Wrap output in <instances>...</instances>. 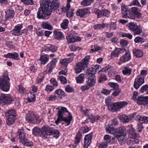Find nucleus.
Listing matches in <instances>:
<instances>
[{
	"instance_id": "nucleus-63",
	"label": "nucleus",
	"mask_w": 148,
	"mask_h": 148,
	"mask_svg": "<svg viewBox=\"0 0 148 148\" xmlns=\"http://www.w3.org/2000/svg\"><path fill=\"white\" fill-rule=\"evenodd\" d=\"M138 132H141L142 130L144 128V127L143 124L141 123H139L137 125Z\"/></svg>"
},
{
	"instance_id": "nucleus-34",
	"label": "nucleus",
	"mask_w": 148,
	"mask_h": 148,
	"mask_svg": "<svg viewBox=\"0 0 148 148\" xmlns=\"http://www.w3.org/2000/svg\"><path fill=\"white\" fill-rule=\"evenodd\" d=\"M82 137L81 133L80 131H78L75 140L74 144L75 145H77L80 142Z\"/></svg>"
},
{
	"instance_id": "nucleus-37",
	"label": "nucleus",
	"mask_w": 148,
	"mask_h": 148,
	"mask_svg": "<svg viewBox=\"0 0 148 148\" xmlns=\"http://www.w3.org/2000/svg\"><path fill=\"white\" fill-rule=\"evenodd\" d=\"M94 0H83L80 4L83 7L88 6L90 5Z\"/></svg>"
},
{
	"instance_id": "nucleus-16",
	"label": "nucleus",
	"mask_w": 148,
	"mask_h": 148,
	"mask_svg": "<svg viewBox=\"0 0 148 148\" xmlns=\"http://www.w3.org/2000/svg\"><path fill=\"white\" fill-rule=\"evenodd\" d=\"M88 80L86 81V84L90 87L94 86L96 83L95 76L94 74L89 73H86Z\"/></svg>"
},
{
	"instance_id": "nucleus-18",
	"label": "nucleus",
	"mask_w": 148,
	"mask_h": 148,
	"mask_svg": "<svg viewBox=\"0 0 148 148\" xmlns=\"http://www.w3.org/2000/svg\"><path fill=\"white\" fill-rule=\"evenodd\" d=\"M135 113H133L130 116H127L125 114L120 115L118 116L119 119L123 123H126L131 121L136 115Z\"/></svg>"
},
{
	"instance_id": "nucleus-31",
	"label": "nucleus",
	"mask_w": 148,
	"mask_h": 148,
	"mask_svg": "<svg viewBox=\"0 0 148 148\" xmlns=\"http://www.w3.org/2000/svg\"><path fill=\"white\" fill-rule=\"evenodd\" d=\"M134 55L137 58L141 57L143 55V51L139 49H135L133 51Z\"/></svg>"
},
{
	"instance_id": "nucleus-50",
	"label": "nucleus",
	"mask_w": 148,
	"mask_h": 148,
	"mask_svg": "<svg viewBox=\"0 0 148 148\" xmlns=\"http://www.w3.org/2000/svg\"><path fill=\"white\" fill-rule=\"evenodd\" d=\"M69 21L67 19L63 20V22L61 23V27L64 29H67L68 27V24Z\"/></svg>"
},
{
	"instance_id": "nucleus-6",
	"label": "nucleus",
	"mask_w": 148,
	"mask_h": 148,
	"mask_svg": "<svg viewBox=\"0 0 148 148\" xmlns=\"http://www.w3.org/2000/svg\"><path fill=\"white\" fill-rule=\"evenodd\" d=\"M127 104L128 103L126 101H123L114 103L110 102L107 106L109 110L116 112L120 110Z\"/></svg>"
},
{
	"instance_id": "nucleus-28",
	"label": "nucleus",
	"mask_w": 148,
	"mask_h": 148,
	"mask_svg": "<svg viewBox=\"0 0 148 148\" xmlns=\"http://www.w3.org/2000/svg\"><path fill=\"white\" fill-rule=\"evenodd\" d=\"M41 27L43 29L51 30L53 27L50 23L48 22L45 21L42 22L41 25Z\"/></svg>"
},
{
	"instance_id": "nucleus-36",
	"label": "nucleus",
	"mask_w": 148,
	"mask_h": 148,
	"mask_svg": "<svg viewBox=\"0 0 148 148\" xmlns=\"http://www.w3.org/2000/svg\"><path fill=\"white\" fill-rule=\"evenodd\" d=\"M84 75L82 73L80 74L78 77H75L76 82L77 83L82 84L84 81Z\"/></svg>"
},
{
	"instance_id": "nucleus-58",
	"label": "nucleus",
	"mask_w": 148,
	"mask_h": 148,
	"mask_svg": "<svg viewBox=\"0 0 148 148\" xmlns=\"http://www.w3.org/2000/svg\"><path fill=\"white\" fill-rule=\"evenodd\" d=\"M130 5L131 6L136 5L141 8L143 7V6L140 5L138 0H133L132 2L130 3Z\"/></svg>"
},
{
	"instance_id": "nucleus-12",
	"label": "nucleus",
	"mask_w": 148,
	"mask_h": 148,
	"mask_svg": "<svg viewBox=\"0 0 148 148\" xmlns=\"http://www.w3.org/2000/svg\"><path fill=\"white\" fill-rule=\"evenodd\" d=\"M123 52H125L124 54L119 59V61L118 64L119 65L122 64L129 61L131 58L130 52L129 50H126L125 49V50H122Z\"/></svg>"
},
{
	"instance_id": "nucleus-1",
	"label": "nucleus",
	"mask_w": 148,
	"mask_h": 148,
	"mask_svg": "<svg viewBox=\"0 0 148 148\" xmlns=\"http://www.w3.org/2000/svg\"><path fill=\"white\" fill-rule=\"evenodd\" d=\"M42 6L40 7L37 14V17L39 19H47L49 18L53 10H55L59 6V0H44L42 2Z\"/></svg>"
},
{
	"instance_id": "nucleus-10",
	"label": "nucleus",
	"mask_w": 148,
	"mask_h": 148,
	"mask_svg": "<svg viewBox=\"0 0 148 148\" xmlns=\"http://www.w3.org/2000/svg\"><path fill=\"white\" fill-rule=\"evenodd\" d=\"M52 132V128L48 125H44L41 129L40 137L43 139H45L47 138L48 136H51Z\"/></svg>"
},
{
	"instance_id": "nucleus-3",
	"label": "nucleus",
	"mask_w": 148,
	"mask_h": 148,
	"mask_svg": "<svg viewBox=\"0 0 148 148\" xmlns=\"http://www.w3.org/2000/svg\"><path fill=\"white\" fill-rule=\"evenodd\" d=\"M57 116L58 118L55 121L57 125L60 121H64L66 125L68 126L70 124L73 118L71 114L67 110L66 108L62 107L58 111Z\"/></svg>"
},
{
	"instance_id": "nucleus-2",
	"label": "nucleus",
	"mask_w": 148,
	"mask_h": 148,
	"mask_svg": "<svg viewBox=\"0 0 148 148\" xmlns=\"http://www.w3.org/2000/svg\"><path fill=\"white\" fill-rule=\"evenodd\" d=\"M121 11L122 17L124 18L134 19L136 18H140L142 16L141 13L137 7L129 8L123 5L121 7Z\"/></svg>"
},
{
	"instance_id": "nucleus-60",
	"label": "nucleus",
	"mask_w": 148,
	"mask_h": 148,
	"mask_svg": "<svg viewBox=\"0 0 148 148\" xmlns=\"http://www.w3.org/2000/svg\"><path fill=\"white\" fill-rule=\"evenodd\" d=\"M25 5H33L34 2L32 0H21Z\"/></svg>"
},
{
	"instance_id": "nucleus-53",
	"label": "nucleus",
	"mask_w": 148,
	"mask_h": 148,
	"mask_svg": "<svg viewBox=\"0 0 148 148\" xmlns=\"http://www.w3.org/2000/svg\"><path fill=\"white\" fill-rule=\"evenodd\" d=\"M137 118L140 121H142L143 123H148V117L146 116H144L143 117L139 115L137 116Z\"/></svg>"
},
{
	"instance_id": "nucleus-19",
	"label": "nucleus",
	"mask_w": 148,
	"mask_h": 148,
	"mask_svg": "<svg viewBox=\"0 0 148 148\" xmlns=\"http://www.w3.org/2000/svg\"><path fill=\"white\" fill-rule=\"evenodd\" d=\"M144 83V77H141V76H138L135 79L134 87L136 89H137Z\"/></svg>"
},
{
	"instance_id": "nucleus-59",
	"label": "nucleus",
	"mask_w": 148,
	"mask_h": 148,
	"mask_svg": "<svg viewBox=\"0 0 148 148\" xmlns=\"http://www.w3.org/2000/svg\"><path fill=\"white\" fill-rule=\"evenodd\" d=\"M65 90L67 92H74V90L69 85H68L66 86Z\"/></svg>"
},
{
	"instance_id": "nucleus-64",
	"label": "nucleus",
	"mask_w": 148,
	"mask_h": 148,
	"mask_svg": "<svg viewBox=\"0 0 148 148\" xmlns=\"http://www.w3.org/2000/svg\"><path fill=\"white\" fill-rule=\"evenodd\" d=\"M111 92V90H109L106 89H103L101 91V93L106 95H109Z\"/></svg>"
},
{
	"instance_id": "nucleus-33",
	"label": "nucleus",
	"mask_w": 148,
	"mask_h": 148,
	"mask_svg": "<svg viewBox=\"0 0 148 148\" xmlns=\"http://www.w3.org/2000/svg\"><path fill=\"white\" fill-rule=\"evenodd\" d=\"M6 17L8 18H10L13 17L15 12L14 10L12 8H10L6 12Z\"/></svg>"
},
{
	"instance_id": "nucleus-13",
	"label": "nucleus",
	"mask_w": 148,
	"mask_h": 148,
	"mask_svg": "<svg viewBox=\"0 0 148 148\" xmlns=\"http://www.w3.org/2000/svg\"><path fill=\"white\" fill-rule=\"evenodd\" d=\"M94 13L97 15V18H100L102 17H108L110 14V12L107 9L99 10L95 8L94 11Z\"/></svg>"
},
{
	"instance_id": "nucleus-52",
	"label": "nucleus",
	"mask_w": 148,
	"mask_h": 148,
	"mask_svg": "<svg viewBox=\"0 0 148 148\" xmlns=\"http://www.w3.org/2000/svg\"><path fill=\"white\" fill-rule=\"evenodd\" d=\"M100 116L98 115H95L94 116L91 115V116H89V118L91 120V122L92 123L98 120Z\"/></svg>"
},
{
	"instance_id": "nucleus-20",
	"label": "nucleus",
	"mask_w": 148,
	"mask_h": 148,
	"mask_svg": "<svg viewBox=\"0 0 148 148\" xmlns=\"http://www.w3.org/2000/svg\"><path fill=\"white\" fill-rule=\"evenodd\" d=\"M66 38L68 43H74L76 42L80 41L81 40V38L78 36H75L74 35H67Z\"/></svg>"
},
{
	"instance_id": "nucleus-44",
	"label": "nucleus",
	"mask_w": 148,
	"mask_h": 148,
	"mask_svg": "<svg viewBox=\"0 0 148 148\" xmlns=\"http://www.w3.org/2000/svg\"><path fill=\"white\" fill-rule=\"evenodd\" d=\"M32 133L35 136H38L40 137L41 129L37 127H35L33 129Z\"/></svg>"
},
{
	"instance_id": "nucleus-5",
	"label": "nucleus",
	"mask_w": 148,
	"mask_h": 148,
	"mask_svg": "<svg viewBox=\"0 0 148 148\" xmlns=\"http://www.w3.org/2000/svg\"><path fill=\"white\" fill-rule=\"evenodd\" d=\"M90 56H87L80 62L76 63L74 68V72L75 73L78 74L84 70L85 68L88 67L89 64Z\"/></svg>"
},
{
	"instance_id": "nucleus-27",
	"label": "nucleus",
	"mask_w": 148,
	"mask_h": 148,
	"mask_svg": "<svg viewBox=\"0 0 148 148\" xmlns=\"http://www.w3.org/2000/svg\"><path fill=\"white\" fill-rule=\"evenodd\" d=\"M73 60V57L64 58L61 60L60 62L63 66L66 67L68 66V64L71 62Z\"/></svg>"
},
{
	"instance_id": "nucleus-14",
	"label": "nucleus",
	"mask_w": 148,
	"mask_h": 148,
	"mask_svg": "<svg viewBox=\"0 0 148 148\" xmlns=\"http://www.w3.org/2000/svg\"><path fill=\"white\" fill-rule=\"evenodd\" d=\"M13 101L12 97L9 95L3 94L0 96V105L9 104Z\"/></svg>"
},
{
	"instance_id": "nucleus-57",
	"label": "nucleus",
	"mask_w": 148,
	"mask_h": 148,
	"mask_svg": "<svg viewBox=\"0 0 148 148\" xmlns=\"http://www.w3.org/2000/svg\"><path fill=\"white\" fill-rule=\"evenodd\" d=\"M65 92L61 89H58L56 90L55 91V94L57 95L58 96H65Z\"/></svg>"
},
{
	"instance_id": "nucleus-24",
	"label": "nucleus",
	"mask_w": 148,
	"mask_h": 148,
	"mask_svg": "<svg viewBox=\"0 0 148 148\" xmlns=\"http://www.w3.org/2000/svg\"><path fill=\"white\" fill-rule=\"evenodd\" d=\"M122 50H125V48H119L116 47L115 49L111 53V58L113 59L115 57H118L119 54L121 53Z\"/></svg>"
},
{
	"instance_id": "nucleus-51",
	"label": "nucleus",
	"mask_w": 148,
	"mask_h": 148,
	"mask_svg": "<svg viewBox=\"0 0 148 148\" xmlns=\"http://www.w3.org/2000/svg\"><path fill=\"white\" fill-rule=\"evenodd\" d=\"M108 85L113 88V90H115L119 88V85L117 83L113 82H110L108 83Z\"/></svg>"
},
{
	"instance_id": "nucleus-25",
	"label": "nucleus",
	"mask_w": 148,
	"mask_h": 148,
	"mask_svg": "<svg viewBox=\"0 0 148 148\" xmlns=\"http://www.w3.org/2000/svg\"><path fill=\"white\" fill-rule=\"evenodd\" d=\"M3 56L6 58H9L14 60H18L19 59V54L16 52L8 53L4 55Z\"/></svg>"
},
{
	"instance_id": "nucleus-8",
	"label": "nucleus",
	"mask_w": 148,
	"mask_h": 148,
	"mask_svg": "<svg viewBox=\"0 0 148 148\" xmlns=\"http://www.w3.org/2000/svg\"><path fill=\"white\" fill-rule=\"evenodd\" d=\"M128 28L134 35H140L142 32V28L140 25L137 26L134 23H129Z\"/></svg>"
},
{
	"instance_id": "nucleus-54",
	"label": "nucleus",
	"mask_w": 148,
	"mask_h": 148,
	"mask_svg": "<svg viewBox=\"0 0 148 148\" xmlns=\"http://www.w3.org/2000/svg\"><path fill=\"white\" fill-rule=\"evenodd\" d=\"M58 79L59 80L62 84H64L67 83V81L65 77L63 75H59L58 76Z\"/></svg>"
},
{
	"instance_id": "nucleus-38",
	"label": "nucleus",
	"mask_w": 148,
	"mask_h": 148,
	"mask_svg": "<svg viewBox=\"0 0 148 148\" xmlns=\"http://www.w3.org/2000/svg\"><path fill=\"white\" fill-rule=\"evenodd\" d=\"M6 117L7 119L6 121L7 124L8 125H10L12 124L15 121V117L13 116Z\"/></svg>"
},
{
	"instance_id": "nucleus-30",
	"label": "nucleus",
	"mask_w": 148,
	"mask_h": 148,
	"mask_svg": "<svg viewBox=\"0 0 148 148\" xmlns=\"http://www.w3.org/2000/svg\"><path fill=\"white\" fill-rule=\"evenodd\" d=\"M54 38L55 39L58 40H61L64 38L63 33L61 32L54 31Z\"/></svg>"
},
{
	"instance_id": "nucleus-46",
	"label": "nucleus",
	"mask_w": 148,
	"mask_h": 148,
	"mask_svg": "<svg viewBox=\"0 0 148 148\" xmlns=\"http://www.w3.org/2000/svg\"><path fill=\"white\" fill-rule=\"evenodd\" d=\"M129 132L134 138L139 137V135H138L136 133L135 130L132 127H131L129 129Z\"/></svg>"
},
{
	"instance_id": "nucleus-4",
	"label": "nucleus",
	"mask_w": 148,
	"mask_h": 148,
	"mask_svg": "<svg viewBox=\"0 0 148 148\" xmlns=\"http://www.w3.org/2000/svg\"><path fill=\"white\" fill-rule=\"evenodd\" d=\"M10 79L7 71L4 72L2 78H0V89L5 92H8L10 90Z\"/></svg>"
},
{
	"instance_id": "nucleus-49",
	"label": "nucleus",
	"mask_w": 148,
	"mask_h": 148,
	"mask_svg": "<svg viewBox=\"0 0 148 148\" xmlns=\"http://www.w3.org/2000/svg\"><path fill=\"white\" fill-rule=\"evenodd\" d=\"M53 135V137L57 138L60 136V132L57 130H55L52 128V132L51 135Z\"/></svg>"
},
{
	"instance_id": "nucleus-39",
	"label": "nucleus",
	"mask_w": 148,
	"mask_h": 148,
	"mask_svg": "<svg viewBox=\"0 0 148 148\" xmlns=\"http://www.w3.org/2000/svg\"><path fill=\"white\" fill-rule=\"evenodd\" d=\"M40 60L41 64H45L48 61L49 58L45 56L41 55L40 57Z\"/></svg>"
},
{
	"instance_id": "nucleus-7",
	"label": "nucleus",
	"mask_w": 148,
	"mask_h": 148,
	"mask_svg": "<svg viewBox=\"0 0 148 148\" xmlns=\"http://www.w3.org/2000/svg\"><path fill=\"white\" fill-rule=\"evenodd\" d=\"M18 136L20 142L23 145L27 146L33 145V143L25 138V134L23 130L21 129L18 131Z\"/></svg>"
},
{
	"instance_id": "nucleus-21",
	"label": "nucleus",
	"mask_w": 148,
	"mask_h": 148,
	"mask_svg": "<svg viewBox=\"0 0 148 148\" xmlns=\"http://www.w3.org/2000/svg\"><path fill=\"white\" fill-rule=\"evenodd\" d=\"M136 101L139 105H146L148 104V96H138Z\"/></svg>"
},
{
	"instance_id": "nucleus-35",
	"label": "nucleus",
	"mask_w": 148,
	"mask_h": 148,
	"mask_svg": "<svg viewBox=\"0 0 148 148\" xmlns=\"http://www.w3.org/2000/svg\"><path fill=\"white\" fill-rule=\"evenodd\" d=\"M132 70L129 66H125L122 70L123 74L125 75H131Z\"/></svg>"
},
{
	"instance_id": "nucleus-41",
	"label": "nucleus",
	"mask_w": 148,
	"mask_h": 148,
	"mask_svg": "<svg viewBox=\"0 0 148 148\" xmlns=\"http://www.w3.org/2000/svg\"><path fill=\"white\" fill-rule=\"evenodd\" d=\"M108 24L106 23H103L102 24H97L93 26L95 29H101L105 27H107Z\"/></svg>"
},
{
	"instance_id": "nucleus-32",
	"label": "nucleus",
	"mask_w": 148,
	"mask_h": 148,
	"mask_svg": "<svg viewBox=\"0 0 148 148\" xmlns=\"http://www.w3.org/2000/svg\"><path fill=\"white\" fill-rule=\"evenodd\" d=\"M106 130L107 132L112 134H114L116 132L115 128L113 126V125L110 124H109L106 127Z\"/></svg>"
},
{
	"instance_id": "nucleus-48",
	"label": "nucleus",
	"mask_w": 148,
	"mask_h": 148,
	"mask_svg": "<svg viewBox=\"0 0 148 148\" xmlns=\"http://www.w3.org/2000/svg\"><path fill=\"white\" fill-rule=\"evenodd\" d=\"M140 92L141 93L145 92L148 94V84H146L140 88Z\"/></svg>"
},
{
	"instance_id": "nucleus-42",
	"label": "nucleus",
	"mask_w": 148,
	"mask_h": 148,
	"mask_svg": "<svg viewBox=\"0 0 148 148\" xmlns=\"http://www.w3.org/2000/svg\"><path fill=\"white\" fill-rule=\"evenodd\" d=\"M125 136V135L117 134L115 135V137L117 139L119 143L121 144L123 142Z\"/></svg>"
},
{
	"instance_id": "nucleus-62",
	"label": "nucleus",
	"mask_w": 148,
	"mask_h": 148,
	"mask_svg": "<svg viewBox=\"0 0 148 148\" xmlns=\"http://www.w3.org/2000/svg\"><path fill=\"white\" fill-rule=\"evenodd\" d=\"M104 139L105 142L107 143H109L111 140V137L109 135H106L104 137Z\"/></svg>"
},
{
	"instance_id": "nucleus-61",
	"label": "nucleus",
	"mask_w": 148,
	"mask_h": 148,
	"mask_svg": "<svg viewBox=\"0 0 148 148\" xmlns=\"http://www.w3.org/2000/svg\"><path fill=\"white\" fill-rule=\"evenodd\" d=\"M114 90V91L113 92L112 95L115 97H116L119 95V94L121 91V89L120 88H118Z\"/></svg>"
},
{
	"instance_id": "nucleus-45",
	"label": "nucleus",
	"mask_w": 148,
	"mask_h": 148,
	"mask_svg": "<svg viewBox=\"0 0 148 148\" xmlns=\"http://www.w3.org/2000/svg\"><path fill=\"white\" fill-rule=\"evenodd\" d=\"M108 25L107 27H110V30H115L116 28V23L111 22L110 23H107Z\"/></svg>"
},
{
	"instance_id": "nucleus-23",
	"label": "nucleus",
	"mask_w": 148,
	"mask_h": 148,
	"mask_svg": "<svg viewBox=\"0 0 148 148\" xmlns=\"http://www.w3.org/2000/svg\"><path fill=\"white\" fill-rule=\"evenodd\" d=\"M22 25V24H18L16 25L11 31L12 34L15 36L21 35V30L23 27Z\"/></svg>"
},
{
	"instance_id": "nucleus-55",
	"label": "nucleus",
	"mask_w": 148,
	"mask_h": 148,
	"mask_svg": "<svg viewBox=\"0 0 148 148\" xmlns=\"http://www.w3.org/2000/svg\"><path fill=\"white\" fill-rule=\"evenodd\" d=\"M15 111L14 109L9 110L6 114V116H11L15 117Z\"/></svg>"
},
{
	"instance_id": "nucleus-22",
	"label": "nucleus",
	"mask_w": 148,
	"mask_h": 148,
	"mask_svg": "<svg viewBox=\"0 0 148 148\" xmlns=\"http://www.w3.org/2000/svg\"><path fill=\"white\" fill-rule=\"evenodd\" d=\"M57 62V58H54L47 64L46 67L47 69H49L47 72L49 74H50L52 72V70L55 67Z\"/></svg>"
},
{
	"instance_id": "nucleus-40",
	"label": "nucleus",
	"mask_w": 148,
	"mask_h": 148,
	"mask_svg": "<svg viewBox=\"0 0 148 148\" xmlns=\"http://www.w3.org/2000/svg\"><path fill=\"white\" fill-rule=\"evenodd\" d=\"M126 128L124 126H121L118 129L117 134L126 135Z\"/></svg>"
},
{
	"instance_id": "nucleus-29",
	"label": "nucleus",
	"mask_w": 148,
	"mask_h": 148,
	"mask_svg": "<svg viewBox=\"0 0 148 148\" xmlns=\"http://www.w3.org/2000/svg\"><path fill=\"white\" fill-rule=\"evenodd\" d=\"M99 65H96L94 66L90 69H87L86 72L89 73V72L93 74H95L97 71L99 69Z\"/></svg>"
},
{
	"instance_id": "nucleus-17",
	"label": "nucleus",
	"mask_w": 148,
	"mask_h": 148,
	"mask_svg": "<svg viewBox=\"0 0 148 148\" xmlns=\"http://www.w3.org/2000/svg\"><path fill=\"white\" fill-rule=\"evenodd\" d=\"M90 13V9L88 8L78 9L76 11V14L77 16L83 18L86 17Z\"/></svg>"
},
{
	"instance_id": "nucleus-26",
	"label": "nucleus",
	"mask_w": 148,
	"mask_h": 148,
	"mask_svg": "<svg viewBox=\"0 0 148 148\" xmlns=\"http://www.w3.org/2000/svg\"><path fill=\"white\" fill-rule=\"evenodd\" d=\"M92 137L90 134L86 135L84 138V148H87L91 142Z\"/></svg>"
},
{
	"instance_id": "nucleus-15",
	"label": "nucleus",
	"mask_w": 148,
	"mask_h": 148,
	"mask_svg": "<svg viewBox=\"0 0 148 148\" xmlns=\"http://www.w3.org/2000/svg\"><path fill=\"white\" fill-rule=\"evenodd\" d=\"M70 5L68 4L66 5L65 7H63L59 10L58 11H61V13L62 12L66 13V15L69 17H72L74 14L73 11L74 10L71 9H70ZM59 14H60V12H59Z\"/></svg>"
},
{
	"instance_id": "nucleus-47",
	"label": "nucleus",
	"mask_w": 148,
	"mask_h": 148,
	"mask_svg": "<svg viewBox=\"0 0 148 148\" xmlns=\"http://www.w3.org/2000/svg\"><path fill=\"white\" fill-rule=\"evenodd\" d=\"M44 77L43 73H39L36 79L37 82L39 83L42 82L43 80Z\"/></svg>"
},
{
	"instance_id": "nucleus-11",
	"label": "nucleus",
	"mask_w": 148,
	"mask_h": 148,
	"mask_svg": "<svg viewBox=\"0 0 148 148\" xmlns=\"http://www.w3.org/2000/svg\"><path fill=\"white\" fill-rule=\"evenodd\" d=\"M26 119L29 122H34L36 123H39L40 121L39 118L35 115L33 112L29 111L26 114Z\"/></svg>"
},
{
	"instance_id": "nucleus-43",
	"label": "nucleus",
	"mask_w": 148,
	"mask_h": 148,
	"mask_svg": "<svg viewBox=\"0 0 148 148\" xmlns=\"http://www.w3.org/2000/svg\"><path fill=\"white\" fill-rule=\"evenodd\" d=\"M119 34L121 37H126L130 40L132 39L133 37L132 35L130 33L120 32Z\"/></svg>"
},
{
	"instance_id": "nucleus-56",
	"label": "nucleus",
	"mask_w": 148,
	"mask_h": 148,
	"mask_svg": "<svg viewBox=\"0 0 148 148\" xmlns=\"http://www.w3.org/2000/svg\"><path fill=\"white\" fill-rule=\"evenodd\" d=\"M134 41L136 43L142 44L145 42V40L141 37H137L134 39Z\"/></svg>"
},
{
	"instance_id": "nucleus-9",
	"label": "nucleus",
	"mask_w": 148,
	"mask_h": 148,
	"mask_svg": "<svg viewBox=\"0 0 148 148\" xmlns=\"http://www.w3.org/2000/svg\"><path fill=\"white\" fill-rule=\"evenodd\" d=\"M128 28L134 35H140L142 32V28L140 25L137 26L134 23H129Z\"/></svg>"
}]
</instances>
